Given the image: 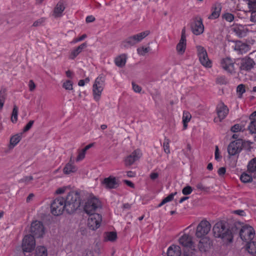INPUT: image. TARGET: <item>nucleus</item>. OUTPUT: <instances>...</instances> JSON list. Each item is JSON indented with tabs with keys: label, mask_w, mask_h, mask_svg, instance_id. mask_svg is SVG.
I'll use <instances>...</instances> for the list:
<instances>
[{
	"label": "nucleus",
	"mask_w": 256,
	"mask_h": 256,
	"mask_svg": "<svg viewBox=\"0 0 256 256\" xmlns=\"http://www.w3.org/2000/svg\"><path fill=\"white\" fill-rule=\"evenodd\" d=\"M176 192L172 193L170 194H169L168 196L165 198L164 199H163L166 204V202L172 201L174 199V196L176 195Z\"/></svg>",
	"instance_id": "nucleus-51"
},
{
	"label": "nucleus",
	"mask_w": 256,
	"mask_h": 256,
	"mask_svg": "<svg viewBox=\"0 0 256 256\" xmlns=\"http://www.w3.org/2000/svg\"><path fill=\"white\" fill-rule=\"evenodd\" d=\"M138 53L140 55L144 56L149 52V48L141 47L137 49Z\"/></svg>",
	"instance_id": "nucleus-45"
},
{
	"label": "nucleus",
	"mask_w": 256,
	"mask_h": 256,
	"mask_svg": "<svg viewBox=\"0 0 256 256\" xmlns=\"http://www.w3.org/2000/svg\"><path fill=\"white\" fill-rule=\"evenodd\" d=\"M64 204L66 205V211L68 213L74 212L80 204L79 194L76 192H70L64 199Z\"/></svg>",
	"instance_id": "nucleus-2"
},
{
	"label": "nucleus",
	"mask_w": 256,
	"mask_h": 256,
	"mask_svg": "<svg viewBox=\"0 0 256 256\" xmlns=\"http://www.w3.org/2000/svg\"><path fill=\"white\" fill-rule=\"evenodd\" d=\"M192 118L191 114L188 112L184 111L183 112L182 122L184 129L186 130L188 126V122H190Z\"/></svg>",
	"instance_id": "nucleus-31"
},
{
	"label": "nucleus",
	"mask_w": 256,
	"mask_h": 256,
	"mask_svg": "<svg viewBox=\"0 0 256 256\" xmlns=\"http://www.w3.org/2000/svg\"><path fill=\"white\" fill-rule=\"evenodd\" d=\"M254 60L250 58L243 59L240 64V69L244 70H250L254 65Z\"/></svg>",
	"instance_id": "nucleus-22"
},
{
	"label": "nucleus",
	"mask_w": 256,
	"mask_h": 256,
	"mask_svg": "<svg viewBox=\"0 0 256 256\" xmlns=\"http://www.w3.org/2000/svg\"><path fill=\"white\" fill-rule=\"evenodd\" d=\"M186 48V38L185 36V28L182 32L180 40L176 46V50L178 54H182L184 53Z\"/></svg>",
	"instance_id": "nucleus-20"
},
{
	"label": "nucleus",
	"mask_w": 256,
	"mask_h": 256,
	"mask_svg": "<svg viewBox=\"0 0 256 256\" xmlns=\"http://www.w3.org/2000/svg\"><path fill=\"white\" fill-rule=\"evenodd\" d=\"M132 89L136 92H140L142 88L134 82H132Z\"/></svg>",
	"instance_id": "nucleus-55"
},
{
	"label": "nucleus",
	"mask_w": 256,
	"mask_h": 256,
	"mask_svg": "<svg viewBox=\"0 0 256 256\" xmlns=\"http://www.w3.org/2000/svg\"><path fill=\"white\" fill-rule=\"evenodd\" d=\"M6 96V90H0V110H1L3 108Z\"/></svg>",
	"instance_id": "nucleus-37"
},
{
	"label": "nucleus",
	"mask_w": 256,
	"mask_h": 256,
	"mask_svg": "<svg viewBox=\"0 0 256 256\" xmlns=\"http://www.w3.org/2000/svg\"><path fill=\"white\" fill-rule=\"evenodd\" d=\"M65 9V6L62 1H60L56 5L53 10V16L55 18L62 16V12Z\"/></svg>",
	"instance_id": "nucleus-23"
},
{
	"label": "nucleus",
	"mask_w": 256,
	"mask_h": 256,
	"mask_svg": "<svg viewBox=\"0 0 256 256\" xmlns=\"http://www.w3.org/2000/svg\"><path fill=\"white\" fill-rule=\"evenodd\" d=\"M248 170L250 173L256 172V158L252 159L248 164Z\"/></svg>",
	"instance_id": "nucleus-33"
},
{
	"label": "nucleus",
	"mask_w": 256,
	"mask_h": 256,
	"mask_svg": "<svg viewBox=\"0 0 256 256\" xmlns=\"http://www.w3.org/2000/svg\"><path fill=\"white\" fill-rule=\"evenodd\" d=\"M220 66L224 70L231 74L236 73L238 67L234 60L230 57L222 58L220 61Z\"/></svg>",
	"instance_id": "nucleus-6"
},
{
	"label": "nucleus",
	"mask_w": 256,
	"mask_h": 256,
	"mask_svg": "<svg viewBox=\"0 0 256 256\" xmlns=\"http://www.w3.org/2000/svg\"><path fill=\"white\" fill-rule=\"evenodd\" d=\"M36 86L32 80H30L28 82L29 90L30 92L34 91L36 88Z\"/></svg>",
	"instance_id": "nucleus-56"
},
{
	"label": "nucleus",
	"mask_w": 256,
	"mask_h": 256,
	"mask_svg": "<svg viewBox=\"0 0 256 256\" xmlns=\"http://www.w3.org/2000/svg\"><path fill=\"white\" fill-rule=\"evenodd\" d=\"M248 128L251 133H256V120H250Z\"/></svg>",
	"instance_id": "nucleus-42"
},
{
	"label": "nucleus",
	"mask_w": 256,
	"mask_h": 256,
	"mask_svg": "<svg viewBox=\"0 0 256 256\" xmlns=\"http://www.w3.org/2000/svg\"><path fill=\"white\" fill-rule=\"evenodd\" d=\"M150 34L149 30H146L138 34L129 36L122 42V46L124 48H128L134 46L140 42L143 39Z\"/></svg>",
	"instance_id": "nucleus-3"
},
{
	"label": "nucleus",
	"mask_w": 256,
	"mask_h": 256,
	"mask_svg": "<svg viewBox=\"0 0 256 256\" xmlns=\"http://www.w3.org/2000/svg\"><path fill=\"white\" fill-rule=\"evenodd\" d=\"M222 18L228 22H232L234 20V16L228 12L224 13L222 15Z\"/></svg>",
	"instance_id": "nucleus-44"
},
{
	"label": "nucleus",
	"mask_w": 256,
	"mask_h": 256,
	"mask_svg": "<svg viewBox=\"0 0 256 256\" xmlns=\"http://www.w3.org/2000/svg\"><path fill=\"white\" fill-rule=\"evenodd\" d=\"M243 142L242 140H238L231 142L228 146V152L230 156H234L242 150Z\"/></svg>",
	"instance_id": "nucleus-14"
},
{
	"label": "nucleus",
	"mask_w": 256,
	"mask_h": 256,
	"mask_svg": "<svg viewBox=\"0 0 256 256\" xmlns=\"http://www.w3.org/2000/svg\"><path fill=\"white\" fill-rule=\"evenodd\" d=\"M95 18L92 16H90L86 17V22H94Z\"/></svg>",
	"instance_id": "nucleus-62"
},
{
	"label": "nucleus",
	"mask_w": 256,
	"mask_h": 256,
	"mask_svg": "<svg viewBox=\"0 0 256 256\" xmlns=\"http://www.w3.org/2000/svg\"><path fill=\"white\" fill-rule=\"evenodd\" d=\"M236 92L238 95V98H242V96L244 93L245 92V86L244 84H239L236 88Z\"/></svg>",
	"instance_id": "nucleus-41"
},
{
	"label": "nucleus",
	"mask_w": 256,
	"mask_h": 256,
	"mask_svg": "<svg viewBox=\"0 0 256 256\" xmlns=\"http://www.w3.org/2000/svg\"><path fill=\"white\" fill-rule=\"evenodd\" d=\"M228 108L227 106L224 105L223 103L218 104L216 107V112L218 118L214 119L216 122H221L222 120L226 118L228 113Z\"/></svg>",
	"instance_id": "nucleus-16"
},
{
	"label": "nucleus",
	"mask_w": 256,
	"mask_h": 256,
	"mask_svg": "<svg viewBox=\"0 0 256 256\" xmlns=\"http://www.w3.org/2000/svg\"><path fill=\"white\" fill-rule=\"evenodd\" d=\"M191 29L196 35L202 34L204 30V26L202 24V19L200 17H196L191 24Z\"/></svg>",
	"instance_id": "nucleus-15"
},
{
	"label": "nucleus",
	"mask_w": 256,
	"mask_h": 256,
	"mask_svg": "<svg viewBox=\"0 0 256 256\" xmlns=\"http://www.w3.org/2000/svg\"><path fill=\"white\" fill-rule=\"evenodd\" d=\"M36 241L34 236L30 234L26 236L23 238L22 248L24 252H30L34 250Z\"/></svg>",
	"instance_id": "nucleus-11"
},
{
	"label": "nucleus",
	"mask_w": 256,
	"mask_h": 256,
	"mask_svg": "<svg viewBox=\"0 0 256 256\" xmlns=\"http://www.w3.org/2000/svg\"><path fill=\"white\" fill-rule=\"evenodd\" d=\"M86 38V34H82L81 36H80L78 38L74 39L72 41V43L75 44L78 42L82 41Z\"/></svg>",
	"instance_id": "nucleus-57"
},
{
	"label": "nucleus",
	"mask_w": 256,
	"mask_h": 256,
	"mask_svg": "<svg viewBox=\"0 0 256 256\" xmlns=\"http://www.w3.org/2000/svg\"><path fill=\"white\" fill-rule=\"evenodd\" d=\"M246 245V250L250 254H254L256 253V242H248Z\"/></svg>",
	"instance_id": "nucleus-32"
},
{
	"label": "nucleus",
	"mask_w": 256,
	"mask_h": 256,
	"mask_svg": "<svg viewBox=\"0 0 256 256\" xmlns=\"http://www.w3.org/2000/svg\"><path fill=\"white\" fill-rule=\"evenodd\" d=\"M164 151L166 154H169L170 152L169 144L168 142H164Z\"/></svg>",
	"instance_id": "nucleus-58"
},
{
	"label": "nucleus",
	"mask_w": 256,
	"mask_h": 256,
	"mask_svg": "<svg viewBox=\"0 0 256 256\" xmlns=\"http://www.w3.org/2000/svg\"><path fill=\"white\" fill-rule=\"evenodd\" d=\"M102 184L106 189L116 188L118 186L116 178L112 176L104 178Z\"/></svg>",
	"instance_id": "nucleus-18"
},
{
	"label": "nucleus",
	"mask_w": 256,
	"mask_h": 256,
	"mask_svg": "<svg viewBox=\"0 0 256 256\" xmlns=\"http://www.w3.org/2000/svg\"><path fill=\"white\" fill-rule=\"evenodd\" d=\"M192 189L190 186H188L184 187L182 190V192L184 195H188L192 193Z\"/></svg>",
	"instance_id": "nucleus-49"
},
{
	"label": "nucleus",
	"mask_w": 256,
	"mask_h": 256,
	"mask_svg": "<svg viewBox=\"0 0 256 256\" xmlns=\"http://www.w3.org/2000/svg\"><path fill=\"white\" fill-rule=\"evenodd\" d=\"M34 123V120H30L26 124V125L24 127V130H23V132H26L28 131V130H30L31 128L32 127Z\"/></svg>",
	"instance_id": "nucleus-53"
},
{
	"label": "nucleus",
	"mask_w": 256,
	"mask_h": 256,
	"mask_svg": "<svg viewBox=\"0 0 256 256\" xmlns=\"http://www.w3.org/2000/svg\"><path fill=\"white\" fill-rule=\"evenodd\" d=\"M158 176V174L157 172H152L150 174V178L152 180H154Z\"/></svg>",
	"instance_id": "nucleus-61"
},
{
	"label": "nucleus",
	"mask_w": 256,
	"mask_h": 256,
	"mask_svg": "<svg viewBox=\"0 0 256 256\" xmlns=\"http://www.w3.org/2000/svg\"><path fill=\"white\" fill-rule=\"evenodd\" d=\"M51 212L54 216H59L62 214L65 209L66 205L64 204V198L62 197H58L54 200L51 204Z\"/></svg>",
	"instance_id": "nucleus-4"
},
{
	"label": "nucleus",
	"mask_w": 256,
	"mask_h": 256,
	"mask_svg": "<svg viewBox=\"0 0 256 256\" xmlns=\"http://www.w3.org/2000/svg\"><path fill=\"white\" fill-rule=\"evenodd\" d=\"M232 30L240 38H242L246 36L248 32L247 28L242 25L234 26Z\"/></svg>",
	"instance_id": "nucleus-21"
},
{
	"label": "nucleus",
	"mask_w": 256,
	"mask_h": 256,
	"mask_svg": "<svg viewBox=\"0 0 256 256\" xmlns=\"http://www.w3.org/2000/svg\"><path fill=\"white\" fill-rule=\"evenodd\" d=\"M250 120H256V111L253 112L250 116Z\"/></svg>",
	"instance_id": "nucleus-63"
},
{
	"label": "nucleus",
	"mask_w": 256,
	"mask_h": 256,
	"mask_svg": "<svg viewBox=\"0 0 256 256\" xmlns=\"http://www.w3.org/2000/svg\"><path fill=\"white\" fill-rule=\"evenodd\" d=\"M210 228L211 225L210 222L206 220H203L200 222L197 226L196 236L198 238H202L209 232Z\"/></svg>",
	"instance_id": "nucleus-10"
},
{
	"label": "nucleus",
	"mask_w": 256,
	"mask_h": 256,
	"mask_svg": "<svg viewBox=\"0 0 256 256\" xmlns=\"http://www.w3.org/2000/svg\"><path fill=\"white\" fill-rule=\"evenodd\" d=\"M117 237L116 233V232H112L106 233V238L108 240L114 241L116 240Z\"/></svg>",
	"instance_id": "nucleus-40"
},
{
	"label": "nucleus",
	"mask_w": 256,
	"mask_h": 256,
	"mask_svg": "<svg viewBox=\"0 0 256 256\" xmlns=\"http://www.w3.org/2000/svg\"><path fill=\"white\" fill-rule=\"evenodd\" d=\"M221 10L222 6L220 4H214L212 6V12L211 14L208 16V18L214 20L218 18L220 16Z\"/></svg>",
	"instance_id": "nucleus-24"
},
{
	"label": "nucleus",
	"mask_w": 256,
	"mask_h": 256,
	"mask_svg": "<svg viewBox=\"0 0 256 256\" xmlns=\"http://www.w3.org/2000/svg\"><path fill=\"white\" fill-rule=\"evenodd\" d=\"M88 46L86 42H84L76 48H74L70 56V58L74 59Z\"/></svg>",
	"instance_id": "nucleus-25"
},
{
	"label": "nucleus",
	"mask_w": 256,
	"mask_h": 256,
	"mask_svg": "<svg viewBox=\"0 0 256 256\" xmlns=\"http://www.w3.org/2000/svg\"><path fill=\"white\" fill-rule=\"evenodd\" d=\"M30 232L34 237H42L44 233V227L42 222L38 220L33 222L31 224Z\"/></svg>",
	"instance_id": "nucleus-12"
},
{
	"label": "nucleus",
	"mask_w": 256,
	"mask_h": 256,
	"mask_svg": "<svg viewBox=\"0 0 256 256\" xmlns=\"http://www.w3.org/2000/svg\"><path fill=\"white\" fill-rule=\"evenodd\" d=\"M32 180H33V177L32 176H26L20 180L18 182L20 183H24L26 184H28Z\"/></svg>",
	"instance_id": "nucleus-43"
},
{
	"label": "nucleus",
	"mask_w": 256,
	"mask_h": 256,
	"mask_svg": "<svg viewBox=\"0 0 256 256\" xmlns=\"http://www.w3.org/2000/svg\"><path fill=\"white\" fill-rule=\"evenodd\" d=\"M142 156V153L139 150H134L131 154L127 156L124 159V164L126 166L132 165L135 162L138 160Z\"/></svg>",
	"instance_id": "nucleus-17"
},
{
	"label": "nucleus",
	"mask_w": 256,
	"mask_h": 256,
	"mask_svg": "<svg viewBox=\"0 0 256 256\" xmlns=\"http://www.w3.org/2000/svg\"><path fill=\"white\" fill-rule=\"evenodd\" d=\"M179 242L184 247L190 248H194L192 237L188 234H184L179 238Z\"/></svg>",
	"instance_id": "nucleus-19"
},
{
	"label": "nucleus",
	"mask_w": 256,
	"mask_h": 256,
	"mask_svg": "<svg viewBox=\"0 0 256 256\" xmlns=\"http://www.w3.org/2000/svg\"><path fill=\"white\" fill-rule=\"evenodd\" d=\"M36 256H48L47 250L44 246L38 247L36 250Z\"/></svg>",
	"instance_id": "nucleus-35"
},
{
	"label": "nucleus",
	"mask_w": 256,
	"mask_h": 256,
	"mask_svg": "<svg viewBox=\"0 0 256 256\" xmlns=\"http://www.w3.org/2000/svg\"><path fill=\"white\" fill-rule=\"evenodd\" d=\"M126 57L125 54H122L115 59V64L118 67H123L126 62Z\"/></svg>",
	"instance_id": "nucleus-30"
},
{
	"label": "nucleus",
	"mask_w": 256,
	"mask_h": 256,
	"mask_svg": "<svg viewBox=\"0 0 256 256\" xmlns=\"http://www.w3.org/2000/svg\"><path fill=\"white\" fill-rule=\"evenodd\" d=\"M18 108L16 106H14L11 116V120L13 123H16L18 120Z\"/></svg>",
	"instance_id": "nucleus-38"
},
{
	"label": "nucleus",
	"mask_w": 256,
	"mask_h": 256,
	"mask_svg": "<svg viewBox=\"0 0 256 256\" xmlns=\"http://www.w3.org/2000/svg\"><path fill=\"white\" fill-rule=\"evenodd\" d=\"M45 19L44 18H40L36 21H35L33 24L32 26L34 27L39 26H41L43 22H44Z\"/></svg>",
	"instance_id": "nucleus-52"
},
{
	"label": "nucleus",
	"mask_w": 256,
	"mask_h": 256,
	"mask_svg": "<svg viewBox=\"0 0 256 256\" xmlns=\"http://www.w3.org/2000/svg\"><path fill=\"white\" fill-rule=\"evenodd\" d=\"M214 234L216 238H220L226 242H230L232 241L233 236L231 231L226 228L222 222H218L213 228Z\"/></svg>",
	"instance_id": "nucleus-1"
},
{
	"label": "nucleus",
	"mask_w": 256,
	"mask_h": 256,
	"mask_svg": "<svg viewBox=\"0 0 256 256\" xmlns=\"http://www.w3.org/2000/svg\"><path fill=\"white\" fill-rule=\"evenodd\" d=\"M196 187L198 189L204 191H207L209 189L208 188L204 186L202 183L200 182L196 184Z\"/></svg>",
	"instance_id": "nucleus-54"
},
{
	"label": "nucleus",
	"mask_w": 256,
	"mask_h": 256,
	"mask_svg": "<svg viewBox=\"0 0 256 256\" xmlns=\"http://www.w3.org/2000/svg\"><path fill=\"white\" fill-rule=\"evenodd\" d=\"M104 80L102 76H98L93 85V96L96 101L99 100L104 87Z\"/></svg>",
	"instance_id": "nucleus-7"
},
{
	"label": "nucleus",
	"mask_w": 256,
	"mask_h": 256,
	"mask_svg": "<svg viewBox=\"0 0 256 256\" xmlns=\"http://www.w3.org/2000/svg\"><path fill=\"white\" fill-rule=\"evenodd\" d=\"M77 167L74 165V162L72 160V158L69 162H68L63 168V172L66 174H70L76 172Z\"/></svg>",
	"instance_id": "nucleus-26"
},
{
	"label": "nucleus",
	"mask_w": 256,
	"mask_h": 256,
	"mask_svg": "<svg viewBox=\"0 0 256 256\" xmlns=\"http://www.w3.org/2000/svg\"><path fill=\"white\" fill-rule=\"evenodd\" d=\"M254 234L253 228L247 225L243 226L240 232L241 239L246 242L251 241L254 238Z\"/></svg>",
	"instance_id": "nucleus-9"
},
{
	"label": "nucleus",
	"mask_w": 256,
	"mask_h": 256,
	"mask_svg": "<svg viewBox=\"0 0 256 256\" xmlns=\"http://www.w3.org/2000/svg\"><path fill=\"white\" fill-rule=\"evenodd\" d=\"M248 6V8L252 6L254 4H256V0H244Z\"/></svg>",
	"instance_id": "nucleus-59"
},
{
	"label": "nucleus",
	"mask_w": 256,
	"mask_h": 256,
	"mask_svg": "<svg viewBox=\"0 0 256 256\" xmlns=\"http://www.w3.org/2000/svg\"><path fill=\"white\" fill-rule=\"evenodd\" d=\"M242 128L240 125L239 124H236L231 128V131L233 132L236 133L240 132L242 130Z\"/></svg>",
	"instance_id": "nucleus-48"
},
{
	"label": "nucleus",
	"mask_w": 256,
	"mask_h": 256,
	"mask_svg": "<svg viewBox=\"0 0 256 256\" xmlns=\"http://www.w3.org/2000/svg\"><path fill=\"white\" fill-rule=\"evenodd\" d=\"M240 180L243 182H248L252 181V174H250L243 173L240 176Z\"/></svg>",
	"instance_id": "nucleus-34"
},
{
	"label": "nucleus",
	"mask_w": 256,
	"mask_h": 256,
	"mask_svg": "<svg viewBox=\"0 0 256 256\" xmlns=\"http://www.w3.org/2000/svg\"><path fill=\"white\" fill-rule=\"evenodd\" d=\"M62 87L66 90H72L73 89V82L70 80H66L64 82Z\"/></svg>",
	"instance_id": "nucleus-39"
},
{
	"label": "nucleus",
	"mask_w": 256,
	"mask_h": 256,
	"mask_svg": "<svg viewBox=\"0 0 256 256\" xmlns=\"http://www.w3.org/2000/svg\"><path fill=\"white\" fill-rule=\"evenodd\" d=\"M86 152L84 151L83 149L81 150H80L78 152V154L76 158V160L77 162H79L83 160L85 157Z\"/></svg>",
	"instance_id": "nucleus-46"
},
{
	"label": "nucleus",
	"mask_w": 256,
	"mask_h": 256,
	"mask_svg": "<svg viewBox=\"0 0 256 256\" xmlns=\"http://www.w3.org/2000/svg\"><path fill=\"white\" fill-rule=\"evenodd\" d=\"M250 11L251 12L250 20L252 22L256 23V4L253 5L252 6L248 8Z\"/></svg>",
	"instance_id": "nucleus-36"
},
{
	"label": "nucleus",
	"mask_w": 256,
	"mask_h": 256,
	"mask_svg": "<svg viewBox=\"0 0 256 256\" xmlns=\"http://www.w3.org/2000/svg\"><path fill=\"white\" fill-rule=\"evenodd\" d=\"M180 248L178 246L173 245L169 247L168 250V256H180Z\"/></svg>",
	"instance_id": "nucleus-27"
},
{
	"label": "nucleus",
	"mask_w": 256,
	"mask_h": 256,
	"mask_svg": "<svg viewBox=\"0 0 256 256\" xmlns=\"http://www.w3.org/2000/svg\"><path fill=\"white\" fill-rule=\"evenodd\" d=\"M70 189V186H63L62 188H60L56 190L55 193L58 194H64L65 192H66L68 190Z\"/></svg>",
	"instance_id": "nucleus-50"
},
{
	"label": "nucleus",
	"mask_w": 256,
	"mask_h": 256,
	"mask_svg": "<svg viewBox=\"0 0 256 256\" xmlns=\"http://www.w3.org/2000/svg\"><path fill=\"white\" fill-rule=\"evenodd\" d=\"M216 82L220 84H227L228 80L224 76H221L216 78Z\"/></svg>",
	"instance_id": "nucleus-47"
},
{
	"label": "nucleus",
	"mask_w": 256,
	"mask_h": 256,
	"mask_svg": "<svg viewBox=\"0 0 256 256\" xmlns=\"http://www.w3.org/2000/svg\"><path fill=\"white\" fill-rule=\"evenodd\" d=\"M226 168L224 167H221L218 169V173L219 176H223L226 173Z\"/></svg>",
	"instance_id": "nucleus-60"
},
{
	"label": "nucleus",
	"mask_w": 256,
	"mask_h": 256,
	"mask_svg": "<svg viewBox=\"0 0 256 256\" xmlns=\"http://www.w3.org/2000/svg\"><path fill=\"white\" fill-rule=\"evenodd\" d=\"M234 50L240 54H242L246 52L248 50L249 46L246 44L239 42L236 44L234 46Z\"/></svg>",
	"instance_id": "nucleus-28"
},
{
	"label": "nucleus",
	"mask_w": 256,
	"mask_h": 256,
	"mask_svg": "<svg viewBox=\"0 0 256 256\" xmlns=\"http://www.w3.org/2000/svg\"><path fill=\"white\" fill-rule=\"evenodd\" d=\"M101 206V202L96 197H92L86 203L84 210L87 214L90 215L96 214L94 212Z\"/></svg>",
	"instance_id": "nucleus-5"
},
{
	"label": "nucleus",
	"mask_w": 256,
	"mask_h": 256,
	"mask_svg": "<svg viewBox=\"0 0 256 256\" xmlns=\"http://www.w3.org/2000/svg\"><path fill=\"white\" fill-rule=\"evenodd\" d=\"M22 136V133L21 132L12 136L10 139V146L14 147L21 140Z\"/></svg>",
	"instance_id": "nucleus-29"
},
{
	"label": "nucleus",
	"mask_w": 256,
	"mask_h": 256,
	"mask_svg": "<svg viewBox=\"0 0 256 256\" xmlns=\"http://www.w3.org/2000/svg\"><path fill=\"white\" fill-rule=\"evenodd\" d=\"M102 220V216L98 214L89 215L88 226L92 230H96L100 226Z\"/></svg>",
	"instance_id": "nucleus-13"
},
{
	"label": "nucleus",
	"mask_w": 256,
	"mask_h": 256,
	"mask_svg": "<svg viewBox=\"0 0 256 256\" xmlns=\"http://www.w3.org/2000/svg\"><path fill=\"white\" fill-rule=\"evenodd\" d=\"M124 182L125 184H126L128 186L134 188V184L130 181L128 180H124Z\"/></svg>",
	"instance_id": "nucleus-64"
},
{
	"label": "nucleus",
	"mask_w": 256,
	"mask_h": 256,
	"mask_svg": "<svg viewBox=\"0 0 256 256\" xmlns=\"http://www.w3.org/2000/svg\"><path fill=\"white\" fill-rule=\"evenodd\" d=\"M198 56L200 64L206 68H211L212 62L209 60L206 49L202 46H196Z\"/></svg>",
	"instance_id": "nucleus-8"
}]
</instances>
